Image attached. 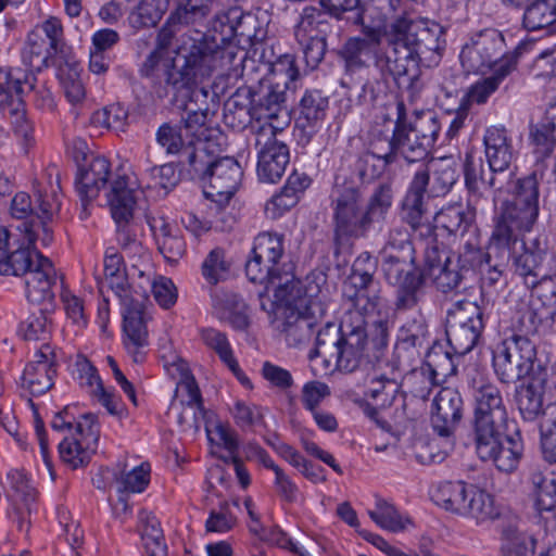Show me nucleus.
Segmentation results:
<instances>
[{
    "label": "nucleus",
    "mask_w": 556,
    "mask_h": 556,
    "mask_svg": "<svg viewBox=\"0 0 556 556\" xmlns=\"http://www.w3.org/2000/svg\"><path fill=\"white\" fill-rule=\"evenodd\" d=\"M386 41L384 51L376 54L375 67L383 80L391 77L399 88H413L419 62L439 60L446 46L443 26L424 17L394 20Z\"/></svg>",
    "instance_id": "1"
},
{
    "label": "nucleus",
    "mask_w": 556,
    "mask_h": 556,
    "mask_svg": "<svg viewBox=\"0 0 556 556\" xmlns=\"http://www.w3.org/2000/svg\"><path fill=\"white\" fill-rule=\"evenodd\" d=\"M375 331L376 336L369 338L365 319L358 312L350 314L339 325L326 321L317 331L315 349L308 357H321L327 368L333 366L345 372L372 365L383 357L388 346L387 321H376Z\"/></svg>",
    "instance_id": "2"
},
{
    "label": "nucleus",
    "mask_w": 556,
    "mask_h": 556,
    "mask_svg": "<svg viewBox=\"0 0 556 556\" xmlns=\"http://www.w3.org/2000/svg\"><path fill=\"white\" fill-rule=\"evenodd\" d=\"M390 182L379 184L369 198L354 181L337 177L329 195L333 241L337 245L365 239L384 223L393 204Z\"/></svg>",
    "instance_id": "3"
},
{
    "label": "nucleus",
    "mask_w": 556,
    "mask_h": 556,
    "mask_svg": "<svg viewBox=\"0 0 556 556\" xmlns=\"http://www.w3.org/2000/svg\"><path fill=\"white\" fill-rule=\"evenodd\" d=\"M178 62L166 73V85L176 92H185L190 102H197L200 97L206 99L210 92L198 85L214 72L228 70L238 54L235 45L220 46L215 35L194 30L184 34L177 47Z\"/></svg>",
    "instance_id": "4"
},
{
    "label": "nucleus",
    "mask_w": 556,
    "mask_h": 556,
    "mask_svg": "<svg viewBox=\"0 0 556 556\" xmlns=\"http://www.w3.org/2000/svg\"><path fill=\"white\" fill-rule=\"evenodd\" d=\"M545 173L535 168L510 182L508 194L494 220L491 249H510L519 233L530 232L540 215L541 186Z\"/></svg>",
    "instance_id": "5"
},
{
    "label": "nucleus",
    "mask_w": 556,
    "mask_h": 556,
    "mask_svg": "<svg viewBox=\"0 0 556 556\" xmlns=\"http://www.w3.org/2000/svg\"><path fill=\"white\" fill-rule=\"evenodd\" d=\"M26 245L13 251L8 245L0 247V275L26 276V296L29 302L41 304L54 299L52 291L56 276L52 262L36 250L24 235Z\"/></svg>",
    "instance_id": "6"
},
{
    "label": "nucleus",
    "mask_w": 556,
    "mask_h": 556,
    "mask_svg": "<svg viewBox=\"0 0 556 556\" xmlns=\"http://www.w3.org/2000/svg\"><path fill=\"white\" fill-rule=\"evenodd\" d=\"M508 421H472V441L478 458L500 471L513 472L521 459L523 442L518 429L508 432Z\"/></svg>",
    "instance_id": "7"
},
{
    "label": "nucleus",
    "mask_w": 556,
    "mask_h": 556,
    "mask_svg": "<svg viewBox=\"0 0 556 556\" xmlns=\"http://www.w3.org/2000/svg\"><path fill=\"white\" fill-rule=\"evenodd\" d=\"M493 309V304L481 295L480 302L462 300L446 312L447 343L458 357L469 353L479 342Z\"/></svg>",
    "instance_id": "8"
},
{
    "label": "nucleus",
    "mask_w": 556,
    "mask_h": 556,
    "mask_svg": "<svg viewBox=\"0 0 556 556\" xmlns=\"http://www.w3.org/2000/svg\"><path fill=\"white\" fill-rule=\"evenodd\" d=\"M108 198L112 217L117 225L116 237L122 251L137 263L139 260L149 261L148 251L138 240L137 229L131 223L136 200L126 176L113 180Z\"/></svg>",
    "instance_id": "9"
},
{
    "label": "nucleus",
    "mask_w": 556,
    "mask_h": 556,
    "mask_svg": "<svg viewBox=\"0 0 556 556\" xmlns=\"http://www.w3.org/2000/svg\"><path fill=\"white\" fill-rule=\"evenodd\" d=\"M35 76L21 68H0V110L12 116L16 137L26 147L34 143V126L26 117L22 94L35 88Z\"/></svg>",
    "instance_id": "10"
},
{
    "label": "nucleus",
    "mask_w": 556,
    "mask_h": 556,
    "mask_svg": "<svg viewBox=\"0 0 556 556\" xmlns=\"http://www.w3.org/2000/svg\"><path fill=\"white\" fill-rule=\"evenodd\" d=\"M285 256L283 235L264 231L258 233L253 241L251 256L245 263V274L254 283L276 286V289L285 285L281 261ZM286 274V278H291Z\"/></svg>",
    "instance_id": "11"
},
{
    "label": "nucleus",
    "mask_w": 556,
    "mask_h": 556,
    "mask_svg": "<svg viewBox=\"0 0 556 556\" xmlns=\"http://www.w3.org/2000/svg\"><path fill=\"white\" fill-rule=\"evenodd\" d=\"M536 348L530 338L504 337L492 351V366L497 379L516 383L533 371Z\"/></svg>",
    "instance_id": "12"
},
{
    "label": "nucleus",
    "mask_w": 556,
    "mask_h": 556,
    "mask_svg": "<svg viewBox=\"0 0 556 556\" xmlns=\"http://www.w3.org/2000/svg\"><path fill=\"white\" fill-rule=\"evenodd\" d=\"M514 274L529 290H534L542 279L556 273L555 253L549 248L548 237L539 233L522 241L521 251L511 255Z\"/></svg>",
    "instance_id": "13"
},
{
    "label": "nucleus",
    "mask_w": 556,
    "mask_h": 556,
    "mask_svg": "<svg viewBox=\"0 0 556 556\" xmlns=\"http://www.w3.org/2000/svg\"><path fill=\"white\" fill-rule=\"evenodd\" d=\"M283 128L282 121L276 126H257L254 130L257 150L256 173L263 182H278L290 163L289 147L278 138Z\"/></svg>",
    "instance_id": "14"
},
{
    "label": "nucleus",
    "mask_w": 556,
    "mask_h": 556,
    "mask_svg": "<svg viewBox=\"0 0 556 556\" xmlns=\"http://www.w3.org/2000/svg\"><path fill=\"white\" fill-rule=\"evenodd\" d=\"M503 34L495 28H484L475 33L459 54L462 66L467 73H484L495 68L511 52H505Z\"/></svg>",
    "instance_id": "15"
},
{
    "label": "nucleus",
    "mask_w": 556,
    "mask_h": 556,
    "mask_svg": "<svg viewBox=\"0 0 556 556\" xmlns=\"http://www.w3.org/2000/svg\"><path fill=\"white\" fill-rule=\"evenodd\" d=\"M59 189V178L55 180V186L52 181H49V185L39 182L35 186V218L22 222V224L17 226V229L25 233L29 243L39 241L41 247L46 248L53 241V232L49 228L48 223L52 220L53 216L59 213L61 207L58 195Z\"/></svg>",
    "instance_id": "16"
},
{
    "label": "nucleus",
    "mask_w": 556,
    "mask_h": 556,
    "mask_svg": "<svg viewBox=\"0 0 556 556\" xmlns=\"http://www.w3.org/2000/svg\"><path fill=\"white\" fill-rule=\"evenodd\" d=\"M302 292V283L294 277L287 278L285 285L275 289V298L285 305L281 331L290 346H299L309 341L313 336V327L301 315L298 306V298Z\"/></svg>",
    "instance_id": "17"
},
{
    "label": "nucleus",
    "mask_w": 556,
    "mask_h": 556,
    "mask_svg": "<svg viewBox=\"0 0 556 556\" xmlns=\"http://www.w3.org/2000/svg\"><path fill=\"white\" fill-rule=\"evenodd\" d=\"M429 184V170L427 168L417 170L409 182L401 207L402 219L414 230H427V235L433 232L429 220L428 200L431 197L428 191Z\"/></svg>",
    "instance_id": "18"
},
{
    "label": "nucleus",
    "mask_w": 556,
    "mask_h": 556,
    "mask_svg": "<svg viewBox=\"0 0 556 556\" xmlns=\"http://www.w3.org/2000/svg\"><path fill=\"white\" fill-rule=\"evenodd\" d=\"M420 144L421 141L416 139L415 132L410 130L404 102H397L396 121L389 140V152L383 154V159L387 163H394L400 155L407 163L422 162L428 159L431 150L427 147L420 148Z\"/></svg>",
    "instance_id": "19"
},
{
    "label": "nucleus",
    "mask_w": 556,
    "mask_h": 556,
    "mask_svg": "<svg viewBox=\"0 0 556 556\" xmlns=\"http://www.w3.org/2000/svg\"><path fill=\"white\" fill-rule=\"evenodd\" d=\"M250 113L258 126H276L283 121L286 127L289 123L286 89L279 81L261 83L255 87Z\"/></svg>",
    "instance_id": "20"
},
{
    "label": "nucleus",
    "mask_w": 556,
    "mask_h": 556,
    "mask_svg": "<svg viewBox=\"0 0 556 556\" xmlns=\"http://www.w3.org/2000/svg\"><path fill=\"white\" fill-rule=\"evenodd\" d=\"M502 170H493L484 164L481 156L475 155L472 151L465 153L463 163V173L465 186L468 192L467 205L477 211L489 202V198L493 188L496 187V173Z\"/></svg>",
    "instance_id": "21"
},
{
    "label": "nucleus",
    "mask_w": 556,
    "mask_h": 556,
    "mask_svg": "<svg viewBox=\"0 0 556 556\" xmlns=\"http://www.w3.org/2000/svg\"><path fill=\"white\" fill-rule=\"evenodd\" d=\"M56 375V355L50 344H42L26 365L22 376V388L39 396L49 391Z\"/></svg>",
    "instance_id": "22"
},
{
    "label": "nucleus",
    "mask_w": 556,
    "mask_h": 556,
    "mask_svg": "<svg viewBox=\"0 0 556 556\" xmlns=\"http://www.w3.org/2000/svg\"><path fill=\"white\" fill-rule=\"evenodd\" d=\"M431 422L433 430L442 438L453 435L464 415V401L453 388H442L434 396Z\"/></svg>",
    "instance_id": "23"
},
{
    "label": "nucleus",
    "mask_w": 556,
    "mask_h": 556,
    "mask_svg": "<svg viewBox=\"0 0 556 556\" xmlns=\"http://www.w3.org/2000/svg\"><path fill=\"white\" fill-rule=\"evenodd\" d=\"M242 176V167L235 157L217 155L203 184L204 194L207 198L220 195L229 200L239 187Z\"/></svg>",
    "instance_id": "24"
},
{
    "label": "nucleus",
    "mask_w": 556,
    "mask_h": 556,
    "mask_svg": "<svg viewBox=\"0 0 556 556\" xmlns=\"http://www.w3.org/2000/svg\"><path fill=\"white\" fill-rule=\"evenodd\" d=\"M124 345L134 363H142L149 345L143 306L130 301L123 313Z\"/></svg>",
    "instance_id": "25"
},
{
    "label": "nucleus",
    "mask_w": 556,
    "mask_h": 556,
    "mask_svg": "<svg viewBox=\"0 0 556 556\" xmlns=\"http://www.w3.org/2000/svg\"><path fill=\"white\" fill-rule=\"evenodd\" d=\"M150 269L149 264H143L141 268L137 262H132L130 269L125 268L124 257L114 248H109L104 256V281L99 282V289L102 291L106 285L114 293L126 301L128 299V277L143 278Z\"/></svg>",
    "instance_id": "26"
},
{
    "label": "nucleus",
    "mask_w": 556,
    "mask_h": 556,
    "mask_svg": "<svg viewBox=\"0 0 556 556\" xmlns=\"http://www.w3.org/2000/svg\"><path fill=\"white\" fill-rule=\"evenodd\" d=\"M483 146L486 162L493 170H506L511 165L516 152L513 138L503 125H491L485 128Z\"/></svg>",
    "instance_id": "27"
},
{
    "label": "nucleus",
    "mask_w": 556,
    "mask_h": 556,
    "mask_svg": "<svg viewBox=\"0 0 556 556\" xmlns=\"http://www.w3.org/2000/svg\"><path fill=\"white\" fill-rule=\"evenodd\" d=\"M475 412L472 421H508V414L498 387L490 381L473 384Z\"/></svg>",
    "instance_id": "28"
},
{
    "label": "nucleus",
    "mask_w": 556,
    "mask_h": 556,
    "mask_svg": "<svg viewBox=\"0 0 556 556\" xmlns=\"http://www.w3.org/2000/svg\"><path fill=\"white\" fill-rule=\"evenodd\" d=\"M215 147L217 144L213 140L189 142L179 160L181 172L186 173L190 179L203 185L218 155Z\"/></svg>",
    "instance_id": "29"
},
{
    "label": "nucleus",
    "mask_w": 556,
    "mask_h": 556,
    "mask_svg": "<svg viewBox=\"0 0 556 556\" xmlns=\"http://www.w3.org/2000/svg\"><path fill=\"white\" fill-rule=\"evenodd\" d=\"M10 490L8 498L12 504L14 514L16 515L17 528L28 531L29 521L26 520L31 511V505L35 502L36 492L30 486L26 473L23 470L14 469L8 473Z\"/></svg>",
    "instance_id": "30"
},
{
    "label": "nucleus",
    "mask_w": 556,
    "mask_h": 556,
    "mask_svg": "<svg viewBox=\"0 0 556 556\" xmlns=\"http://www.w3.org/2000/svg\"><path fill=\"white\" fill-rule=\"evenodd\" d=\"M111 175V164L108 159L101 155L91 156L90 161L79 165L75 180L78 194L97 198Z\"/></svg>",
    "instance_id": "31"
},
{
    "label": "nucleus",
    "mask_w": 556,
    "mask_h": 556,
    "mask_svg": "<svg viewBox=\"0 0 556 556\" xmlns=\"http://www.w3.org/2000/svg\"><path fill=\"white\" fill-rule=\"evenodd\" d=\"M519 54V51L515 49L510 55L502 61L491 76L473 84L460 101L468 105L469 109L471 103H485L488 98L498 88L503 79L516 68Z\"/></svg>",
    "instance_id": "32"
},
{
    "label": "nucleus",
    "mask_w": 556,
    "mask_h": 556,
    "mask_svg": "<svg viewBox=\"0 0 556 556\" xmlns=\"http://www.w3.org/2000/svg\"><path fill=\"white\" fill-rule=\"evenodd\" d=\"M429 327L425 315L417 311L403 323L399 329L396 351L406 352L408 356H419V350L428 344Z\"/></svg>",
    "instance_id": "33"
},
{
    "label": "nucleus",
    "mask_w": 556,
    "mask_h": 556,
    "mask_svg": "<svg viewBox=\"0 0 556 556\" xmlns=\"http://www.w3.org/2000/svg\"><path fill=\"white\" fill-rule=\"evenodd\" d=\"M383 50L375 51L368 47V43L361 40V36L350 37L342 45L338 54L344 62L345 74L349 78L355 76L358 72L369 73V60Z\"/></svg>",
    "instance_id": "34"
},
{
    "label": "nucleus",
    "mask_w": 556,
    "mask_h": 556,
    "mask_svg": "<svg viewBox=\"0 0 556 556\" xmlns=\"http://www.w3.org/2000/svg\"><path fill=\"white\" fill-rule=\"evenodd\" d=\"M328 108L329 98L321 90H306L300 101L298 122L302 128H308V134L313 135L326 118Z\"/></svg>",
    "instance_id": "35"
},
{
    "label": "nucleus",
    "mask_w": 556,
    "mask_h": 556,
    "mask_svg": "<svg viewBox=\"0 0 556 556\" xmlns=\"http://www.w3.org/2000/svg\"><path fill=\"white\" fill-rule=\"evenodd\" d=\"M546 379L534 377L516 390V402L521 417L527 421L535 420L543 414V395Z\"/></svg>",
    "instance_id": "36"
},
{
    "label": "nucleus",
    "mask_w": 556,
    "mask_h": 556,
    "mask_svg": "<svg viewBox=\"0 0 556 556\" xmlns=\"http://www.w3.org/2000/svg\"><path fill=\"white\" fill-rule=\"evenodd\" d=\"M172 365L177 367L180 375L177 389L181 388L187 394V399L181 400V404L195 408L193 413V427L198 429L200 427V418L204 419L207 414L198 382L182 359L175 357Z\"/></svg>",
    "instance_id": "37"
},
{
    "label": "nucleus",
    "mask_w": 556,
    "mask_h": 556,
    "mask_svg": "<svg viewBox=\"0 0 556 556\" xmlns=\"http://www.w3.org/2000/svg\"><path fill=\"white\" fill-rule=\"evenodd\" d=\"M381 271L388 285H400L416 277L424 276L416 256H381Z\"/></svg>",
    "instance_id": "38"
},
{
    "label": "nucleus",
    "mask_w": 556,
    "mask_h": 556,
    "mask_svg": "<svg viewBox=\"0 0 556 556\" xmlns=\"http://www.w3.org/2000/svg\"><path fill=\"white\" fill-rule=\"evenodd\" d=\"M212 305L217 311H223L229 324L236 330H245L250 326L247 314V305L243 300L235 293H223L211 291Z\"/></svg>",
    "instance_id": "39"
},
{
    "label": "nucleus",
    "mask_w": 556,
    "mask_h": 556,
    "mask_svg": "<svg viewBox=\"0 0 556 556\" xmlns=\"http://www.w3.org/2000/svg\"><path fill=\"white\" fill-rule=\"evenodd\" d=\"M475 212L469 206L465 210L460 204L448 205L435 214V227L450 236L463 237L473 222Z\"/></svg>",
    "instance_id": "40"
},
{
    "label": "nucleus",
    "mask_w": 556,
    "mask_h": 556,
    "mask_svg": "<svg viewBox=\"0 0 556 556\" xmlns=\"http://www.w3.org/2000/svg\"><path fill=\"white\" fill-rule=\"evenodd\" d=\"M462 516L472 518L477 523H483L498 519L501 517V509L496 506L495 500L491 494L469 486V495Z\"/></svg>",
    "instance_id": "41"
},
{
    "label": "nucleus",
    "mask_w": 556,
    "mask_h": 556,
    "mask_svg": "<svg viewBox=\"0 0 556 556\" xmlns=\"http://www.w3.org/2000/svg\"><path fill=\"white\" fill-rule=\"evenodd\" d=\"M543 316L535 302L519 303L510 319L509 333L506 337H526L530 338L536 333L543 323Z\"/></svg>",
    "instance_id": "42"
},
{
    "label": "nucleus",
    "mask_w": 556,
    "mask_h": 556,
    "mask_svg": "<svg viewBox=\"0 0 556 556\" xmlns=\"http://www.w3.org/2000/svg\"><path fill=\"white\" fill-rule=\"evenodd\" d=\"M426 349L425 369L431 372L439 383L457 374L460 357L445 351L441 344L434 343L431 348Z\"/></svg>",
    "instance_id": "43"
},
{
    "label": "nucleus",
    "mask_w": 556,
    "mask_h": 556,
    "mask_svg": "<svg viewBox=\"0 0 556 556\" xmlns=\"http://www.w3.org/2000/svg\"><path fill=\"white\" fill-rule=\"evenodd\" d=\"M215 0H174L172 21L186 26L202 25L213 11Z\"/></svg>",
    "instance_id": "44"
},
{
    "label": "nucleus",
    "mask_w": 556,
    "mask_h": 556,
    "mask_svg": "<svg viewBox=\"0 0 556 556\" xmlns=\"http://www.w3.org/2000/svg\"><path fill=\"white\" fill-rule=\"evenodd\" d=\"M536 539L515 526L505 527L502 531L500 556H533Z\"/></svg>",
    "instance_id": "45"
},
{
    "label": "nucleus",
    "mask_w": 556,
    "mask_h": 556,
    "mask_svg": "<svg viewBox=\"0 0 556 556\" xmlns=\"http://www.w3.org/2000/svg\"><path fill=\"white\" fill-rule=\"evenodd\" d=\"M469 488L463 481L441 483L433 492L434 503L453 514L463 515Z\"/></svg>",
    "instance_id": "46"
},
{
    "label": "nucleus",
    "mask_w": 556,
    "mask_h": 556,
    "mask_svg": "<svg viewBox=\"0 0 556 556\" xmlns=\"http://www.w3.org/2000/svg\"><path fill=\"white\" fill-rule=\"evenodd\" d=\"M525 7L522 25L534 31L556 22V0H530Z\"/></svg>",
    "instance_id": "47"
},
{
    "label": "nucleus",
    "mask_w": 556,
    "mask_h": 556,
    "mask_svg": "<svg viewBox=\"0 0 556 556\" xmlns=\"http://www.w3.org/2000/svg\"><path fill=\"white\" fill-rule=\"evenodd\" d=\"M463 263L462 256L446 258L445 265L435 270L430 277L437 289L443 293L457 290L470 271Z\"/></svg>",
    "instance_id": "48"
},
{
    "label": "nucleus",
    "mask_w": 556,
    "mask_h": 556,
    "mask_svg": "<svg viewBox=\"0 0 556 556\" xmlns=\"http://www.w3.org/2000/svg\"><path fill=\"white\" fill-rule=\"evenodd\" d=\"M375 283L374 275L351 273L343 285V293L354 307H358L362 300H366L371 307H375L380 300L379 295L369 294Z\"/></svg>",
    "instance_id": "49"
},
{
    "label": "nucleus",
    "mask_w": 556,
    "mask_h": 556,
    "mask_svg": "<svg viewBox=\"0 0 556 556\" xmlns=\"http://www.w3.org/2000/svg\"><path fill=\"white\" fill-rule=\"evenodd\" d=\"M56 53L59 52L50 47L45 37L37 31H30L22 51V59L30 68L40 71L49 66V60Z\"/></svg>",
    "instance_id": "50"
},
{
    "label": "nucleus",
    "mask_w": 556,
    "mask_h": 556,
    "mask_svg": "<svg viewBox=\"0 0 556 556\" xmlns=\"http://www.w3.org/2000/svg\"><path fill=\"white\" fill-rule=\"evenodd\" d=\"M298 306L301 309V315L314 328L318 323L328 321L327 318L332 303L327 301L326 295L321 291H319V294H315L313 288L309 287L304 298H302V294L298 298Z\"/></svg>",
    "instance_id": "51"
},
{
    "label": "nucleus",
    "mask_w": 556,
    "mask_h": 556,
    "mask_svg": "<svg viewBox=\"0 0 556 556\" xmlns=\"http://www.w3.org/2000/svg\"><path fill=\"white\" fill-rule=\"evenodd\" d=\"M530 480L535 490L538 511H553L556 508V472L544 475L541 471H533Z\"/></svg>",
    "instance_id": "52"
},
{
    "label": "nucleus",
    "mask_w": 556,
    "mask_h": 556,
    "mask_svg": "<svg viewBox=\"0 0 556 556\" xmlns=\"http://www.w3.org/2000/svg\"><path fill=\"white\" fill-rule=\"evenodd\" d=\"M424 276L413 278L400 285H393L396 288L394 311L403 313L416 308L424 295Z\"/></svg>",
    "instance_id": "53"
},
{
    "label": "nucleus",
    "mask_w": 556,
    "mask_h": 556,
    "mask_svg": "<svg viewBox=\"0 0 556 556\" xmlns=\"http://www.w3.org/2000/svg\"><path fill=\"white\" fill-rule=\"evenodd\" d=\"M319 4L337 21L346 20L352 25H363L365 8L361 0H319Z\"/></svg>",
    "instance_id": "54"
},
{
    "label": "nucleus",
    "mask_w": 556,
    "mask_h": 556,
    "mask_svg": "<svg viewBox=\"0 0 556 556\" xmlns=\"http://www.w3.org/2000/svg\"><path fill=\"white\" fill-rule=\"evenodd\" d=\"M230 266V262L226 258V252L222 248H215L202 263V276L210 286L214 287L228 279Z\"/></svg>",
    "instance_id": "55"
},
{
    "label": "nucleus",
    "mask_w": 556,
    "mask_h": 556,
    "mask_svg": "<svg viewBox=\"0 0 556 556\" xmlns=\"http://www.w3.org/2000/svg\"><path fill=\"white\" fill-rule=\"evenodd\" d=\"M155 139L167 155H179L180 157L189 142H191L185 136L184 128L178 124L170 123H164L157 128Z\"/></svg>",
    "instance_id": "56"
},
{
    "label": "nucleus",
    "mask_w": 556,
    "mask_h": 556,
    "mask_svg": "<svg viewBox=\"0 0 556 556\" xmlns=\"http://www.w3.org/2000/svg\"><path fill=\"white\" fill-rule=\"evenodd\" d=\"M230 17L235 20L233 38H238L239 42L243 40L252 43L263 39V30L254 14L233 7L230 8Z\"/></svg>",
    "instance_id": "57"
},
{
    "label": "nucleus",
    "mask_w": 556,
    "mask_h": 556,
    "mask_svg": "<svg viewBox=\"0 0 556 556\" xmlns=\"http://www.w3.org/2000/svg\"><path fill=\"white\" fill-rule=\"evenodd\" d=\"M400 390V384L395 379L386 376H376L370 379L364 392L367 399H370L376 406L389 407L393 404Z\"/></svg>",
    "instance_id": "58"
},
{
    "label": "nucleus",
    "mask_w": 556,
    "mask_h": 556,
    "mask_svg": "<svg viewBox=\"0 0 556 556\" xmlns=\"http://www.w3.org/2000/svg\"><path fill=\"white\" fill-rule=\"evenodd\" d=\"M208 106H199L197 110L187 112L186 117H182L180 124L184 128L185 136L195 142L198 140H212V129L206 126Z\"/></svg>",
    "instance_id": "59"
},
{
    "label": "nucleus",
    "mask_w": 556,
    "mask_h": 556,
    "mask_svg": "<svg viewBox=\"0 0 556 556\" xmlns=\"http://www.w3.org/2000/svg\"><path fill=\"white\" fill-rule=\"evenodd\" d=\"M59 453L65 464L76 469L89 464L94 450L92 446H87L78 439L65 438L59 444Z\"/></svg>",
    "instance_id": "60"
},
{
    "label": "nucleus",
    "mask_w": 556,
    "mask_h": 556,
    "mask_svg": "<svg viewBox=\"0 0 556 556\" xmlns=\"http://www.w3.org/2000/svg\"><path fill=\"white\" fill-rule=\"evenodd\" d=\"M409 124L416 139L421 141L420 148L427 147L432 150L441 129L438 117L431 112L421 113Z\"/></svg>",
    "instance_id": "61"
},
{
    "label": "nucleus",
    "mask_w": 556,
    "mask_h": 556,
    "mask_svg": "<svg viewBox=\"0 0 556 556\" xmlns=\"http://www.w3.org/2000/svg\"><path fill=\"white\" fill-rule=\"evenodd\" d=\"M392 163H387L383 155L367 151L355 162V172L363 184H369L379 178Z\"/></svg>",
    "instance_id": "62"
},
{
    "label": "nucleus",
    "mask_w": 556,
    "mask_h": 556,
    "mask_svg": "<svg viewBox=\"0 0 556 556\" xmlns=\"http://www.w3.org/2000/svg\"><path fill=\"white\" fill-rule=\"evenodd\" d=\"M150 465L142 463L130 471L123 473L117 480L119 494L141 493L150 482Z\"/></svg>",
    "instance_id": "63"
},
{
    "label": "nucleus",
    "mask_w": 556,
    "mask_h": 556,
    "mask_svg": "<svg viewBox=\"0 0 556 556\" xmlns=\"http://www.w3.org/2000/svg\"><path fill=\"white\" fill-rule=\"evenodd\" d=\"M370 518L382 529L399 532L405 529V522L396 508L384 500H379L375 510L369 511Z\"/></svg>",
    "instance_id": "64"
}]
</instances>
